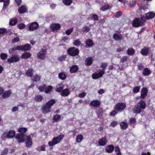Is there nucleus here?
<instances>
[{
	"label": "nucleus",
	"mask_w": 155,
	"mask_h": 155,
	"mask_svg": "<svg viewBox=\"0 0 155 155\" xmlns=\"http://www.w3.org/2000/svg\"><path fill=\"white\" fill-rule=\"evenodd\" d=\"M55 101L54 99L49 100L44 106L42 107V112L44 114L48 113L51 111V107L55 103Z\"/></svg>",
	"instance_id": "nucleus-1"
},
{
	"label": "nucleus",
	"mask_w": 155,
	"mask_h": 155,
	"mask_svg": "<svg viewBox=\"0 0 155 155\" xmlns=\"http://www.w3.org/2000/svg\"><path fill=\"white\" fill-rule=\"evenodd\" d=\"M146 107L145 103L143 101H139L137 105H135L132 109L133 112L135 113L138 114L141 111L142 109H143Z\"/></svg>",
	"instance_id": "nucleus-2"
},
{
	"label": "nucleus",
	"mask_w": 155,
	"mask_h": 155,
	"mask_svg": "<svg viewBox=\"0 0 155 155\" xmlns=\"http://www.w3.org/2000/svg\"><path fill=\"white\" fill-rule=\"evenodd\" d=\"M64 137V134H61L57 137H54L51 141H49L48 144L49 147H53L58 143Z\"/></svg>",
	"instance_id": "nucleus-3"
},
{
	"label": "nucleus",
	"mask_w": 155,
	"mask_h": 155,
	"mask_svg": "<svg viewBox=\"0 0 155 155\" xmlns=\"http://www.w3.org/2000/svg\"><path fill=\"white\" fill-rule=\"evenodd\" d=\"M146 21L144 17H142L140 18H136L133 21V26L137 27L145 24Z\"/></svg>",
	"instance_id": "nucleus-4"
},
{
	"label": "nucleus",
	"mask_w": 155,
	"mask_h": 155,
	"mask_svg": "<svg viewBox=\"0 0 155 155\" xmlns=\"http://www.w3.org/2000/svg\"><path fill=\"white\" fill-rule=\"evenodd\" d=\"M15 132L13 130H10L7 132V130H5L1 135V138L3 140H5L7 138H11L15 136Z\"/></svg>",
	"instance_id": "nucleus-5"
},
{
	"label": "nucleus",
	"mask_w": 155,
	"mask_h": 155,
	"mask_svg": "<svg viewBox=\"0 0 155 155\" xmlns=\"http://www.w3.org/2000/svg\"><path fill=\"white\" fill-rule=\"evenodd\" d=\"M47 54L46 50L45 49L41 48L37 53V57L38 58L43 60L46 58Z\"/></svg>",
	"instance_id": "nucleus-6"
},
{
	"label": "nucleus",
	"mask_w": 155,
	"mask_h": 155,
	"mask_svg": "<svg viewBox=\"0 0 155 155\" xmlns=\"http://www.w3.org/2000/svg\"><path fill=\"white\" fill-rule=\"evenodd\" d=\"M20 59V57L17 54H13L11 57L8 59L7 62L9 64H11L13 62H18Z\"/></svg>",
	"instance_id": "nucleus-7"
},
{
	"label": "nucleus",
	"mask_w": 155,
	"mask_h": 155,
	"mask_svg": "<svg viewBox=\"0 0 155 155\" xmlns=\"http://www.w3.org/2000/svg\"><path fill=\"white\" fill-rule=\"evenodd\" d=\"M126 107V105L125 103L121 102H119L116 104L114 107L115 110L121 112L124 110Z\"/></svg>",
	"instance_id": "nucleus-8"
},
{
	"label": "nucleus",
	"mask_w": 155,
	"mask_h": 155,
	"mask_svg": "<svg viewBox=\"0 0 155 155\" xmlns=\"http://www.w3.org/2000/svg\"><path fill=\"white\" fill-rule=\"evenodd\" d=\"M79 53V50L74 47L68 48V54L72 56H75L77 55Z\"/></svg>",
	"instance_id": "nucleus-9"
},
{
	"label": "nucleus",
	"mask_w": 155,
	"mask_h": 155,
	"mask_svg": "<svg viewBox=\"0 0 155 155\" xmlns=\"http://www.w3.org/2000/svg\"><path fill=\"white\" fill-rule=\"evenodd\" d=\"M39 26L38 24L36 22L31 23L29 26L28 30L32 31L37 29Z\"/></svg>",
	"instance_id": "nucleus-10"
},
{
	"label": "nucleus",
	"mask_w": 155,
	"mask_h": 155,
	"mask_svg": "<svg viewBox=\"0 0 155 155\" xmlns=\"http://www.w3.org/2000/svg\"><path fill=\"white\" fill-rule=\"evenodd\" d=\"M18 48H20V50L25 51L30 50L31 49V46L30 44H27L24 45L20 46Z\"/></svg>",
	"instance_id": "nucleus-11"
},
{
	"label": "nucleus",
	"mask_w": 155,
	"mask_h": 155,
	"mask_svg": "<svg viewBox=\"0 0 155 155\" xmlns=\"http://www.w3.org/2000/svg\"><path fill=\"white\" fill-rule=\"evenodd\" d=\"M61 28V25L59 24L54 23L50 25V28L54 32L57 31Z\"/></svg>",
	"instance_id": "nucleus-12"
},
{
	"label": "nucleus",
	"mask_w": 155,
	"mask_h": 155,
	"mask_svg": "<svg viewBox=\"0 0 155 155\" xmlns=\"http://www.w3.org/2000/svg\"><path fill=\"white\" fill-rule=\"evenodd\" d=\"M15 138L18 140V141L19 143L24 142L25 141L23 134L18 133L16 135Z\"/></svg>",
	"instance_id": "nucleus-13"
},
{
	"label": "nucleus",
	"mask_w": 155,
	"mask_h": 155,
	"mask_svg": "<svg viewBox=\"0 0 155 155\" xmlns=\"http://www.w3.org/2000/svg\"><path fill=\"white\" fill-rule=\"evenodd\" d=\"M104 73V71H100L98 73L93 74L92 77L93 79H97L102 77Z\"/></svg>",
	"instance_id": "nucleus-14"
},
{
	"label": "nucleus",
	"mask_w": 155,
	"mask_h": 155,
	"mask_svg": "<svg viewBox=\"0 0 155 155\" xmlns=\"http://www.w3.org/2000/svg\"><path fill=\"white\" fill-rule=\"evenodd\" d=\"M146 17L144 18L145 20L149 19L154 18L155 16V13L153 12H149L146 14Z\"/></svg>",
	"instance_id": "nucleus-15"
},
{
	"label": "nucleus",
	"mask_w": 155,
	"mask_h": 155,
	"mask_svg": "<svg viewBox=\"0 0 155 155\" xmlns=\"http://www.w3.org/2000/svg\"><path fill=\"white\" fill-rule=\"evenodd\" d=\"M107 142L106 138L104 137L99 140L98 143L100 145L104 146L107 144Z\"/></svg>",
	"instance_id": "nucleus-16"
},
{
	"label": "nucleus",
	"mask_w": 155,
	"mask_h": 155,
	"mask_svg": "<svg viewBox=\"0 0 155 155\" xmlns=\"http://www.w3.org/2000/svg\"><path fill=\"white\" fill-rule=\"evenodd\" d=\"M147 93V89L145 87H143L141 91V97L142 98H144Z\"/></svg>",
	"instance_id": "nucleus-17"
},
{
	"label": "nucleus",
	"mask_w": 155,
	"mask_h": 155,
	"mask_svg": "<svg viewBox=\"0 0 155 155\" xmlns=\"http://www.w3.org/2000/svg\"><path fill=\"white\" fill-rule=\"evenodd\" d=\"M93 60V58L91 57L87 58L85 61V65L88 66L91 65L92 64Z\"/></svg>",
	"instance_id": "nucleus-18"
},
{
	"label": "nucleus",
	"mask_w": 155,
	"mask_h": 155,
	"mask_svg": "<svg viewBox=\"0 0 155 155\" xmlns=\"http://www.w3.org/2000/svg\"><path fill=\"white\" fill-rule=\"evenodd\" d=\"M26 144V146L27 147H30L32 145V140L30 136H28L27 137Z\"/></svg>",
	"instance_id": "nucleus-19"
},
{
	"label": "nucleus",
	"mask_w": 155,
	"mask_h": 155,
	"mask_svg": "<svg viewBox=\"0 0 155 155\" xmlns=\"http://www.w3.org/2000/svg\"><path fill=\"white\" fill-rule=\"evenodd\" d=\"M114 150V146L112 145L108 146L105 148L106 152L108 153H111Z\"/></svg>",
	"instance_id": "nucleus-20"
},
{
	"label": "nucleus",
	"mask_w": 155,
	"mask_h": 155,
	"mask_svg": "<svg viewBox=\"0 0 155 155\" xmlns=\"http://www.w3.org/2000/svg\"><path fill=\"white\" fill-rule=\"evenodd\" d=\"M100 104V101L97 100H94L90 103V105L94 107H98Z\"/></svg>",
	"instance_id": "nucleus-21"
},
{
	"label": "nucleus",
	"mask_w": 155,
	"mask_h": 155,
	"mask_svg": "<svg viewBox=\"0 0 155 155\" xmlns=\"http://www.w3.org/2000/svg\"><path fill=\"white\" fill-rule=\"evenodd\" d=\"M64 88V86L62 84H60L58 85L56 87V91L58 92H60Z\"/></svg>",
	"instance_id": "nucleus-22"
},
{
	"label": "nucleus",
	"mask_w": 155,
	"mask_h": 155,
	"mask_svg": "<svg viewBox=\"0 0 155 155\" xmlns=\"http://www.w3.org/2000/svg\"><path fill=\"white\" fill-rule=\"evenodd\" d=\"M31 56V53L25 52L22 54L21 58L22 59H26L29 58Z\"/></svg>",
	"instance_id": "nucleus-23"
},
{
	"label": "nucleus",
	"mask_w": 155,
	"mask_h": 155,
	"mask_svg": "<svg viewBox=\"0 0 155 155\" xmlns=\"http://www.w3.org/2000/svg\"><path fill=\"white\" fill-rule=\"evenodd\" d=\"M11 94V91L10 90L5 91L3 93L2 97L3 98H5L9 97Z\"/></svg>",
	"instance_id": "nucleus-24"
},
{
	"label": "nucleus",
	"mask_w": 155,
	"mask_h": 155,
	"mask_svg": "<svg viewBox=\"0 0 155 155\" xmlns=\"http://www.w3.org/2000/svg\"><path fill=\"white\" fill-rule=\"evenodd\" d=\"M17 22L18 20L16 18H13L10 19L9 24L11 26H14L17 23Z\"/></svg>",
	"instance_id": "nucleus-25"
},
{
	"label": "nucleus",
	"mask_w": 155,
	"mask_h": 155,
	"mask_svg": "<svg viewBox=\"0 0 155 155\" xmlns=\"http://www.w3.org/2000/svg\"><path fill=\"white\" fill-rule=\"evenodd\" d=\"M46 146L45 144H43L41 146H38L36 149L38 151H45L46 150L45 147Z\"/></svg>",
	"instance_id": "nucleus-26"
},
{
	"label": "nucleus",
	"mask_w": 155,
	"mask_h": 155,
	"mask_svg": "<svg viewBox=\"0 0 155 155\" xmlns=\"http://www.w3.org/2000/svg\"><path fill=\"white\" fill-rule=\"evenodd\" d=\"M78 70V66L76 65L72 66L70 68V71L71 73L76 72Z\"/></svg>",
	"instance_id": "nucleus-27"
},
{
	"label": "nucleus",
	"mask_w": 155,
	"mask_h": 155,
	"mask_svg": "<svg viewBox=\"0 0 155 155\" xmlns=\"http://www.w3.org/2000/svg\"><path fill=\"white\" fill-rule=\"evenodd\" d=\"M149 51V49L146 47H144L143 49L141 50L140 52L141 54L143 55H147Z\"/></svg>",
	"instance_id": "nucleus-28"
},
{
	"label": "nucleus",
	"mask_w": 155,
	"mask_h": 155,
	"mask_svg": "<svg viewBox=\"0 0 155 155\" xmlns=\"http://www.w3.org/2000/svg\"><path fill=\"white\" fill-rule=\"evenodd\" d=\"M33 70L31 68L29 69L26 72V74L28 77H32L33 74Z\"/></svg>",
	"instance_id": "nucleus-29"
},
{
	"label": "nucleus",
	"mask_w": 155,
	"mask_h": 155,
	"mask_svg": "<svg viewBox=\"0 0 155 155\" xmlns=\"http://www.w3.org/2000/svg\"><path fill=\"white\" fill-rule=\"evenodd\" d=\"M128 54L130 55H133L135 52V50L132 48H128L127 51Z\"/></svg>",
	"instance_id": "nucleus-30"
},
{
	"label": "nucleus",
	"mask_w": 155,
	"mask_h": 155,
	"mask_svg": "<svg viewBox=\"0 0 155 155\" xmlns=\"http://www.w3.org/2000/svg\"><path fill=\"white\" fill-rule=\"evenodd\" d=\"M26 6L23 5L19 8L18 10V12L21 14L24 13L26 12Z\"/></svg>",
	"instance_id": "nucleus-31"
},
{
	"label": "nucleus",
	"mask_w": 155,
	"mask_h": 155,
	"mask_svg": "<svg viewBox=\"0 0 155 155\" xmlns=\"http://www.w3.org/2000/svg\"><path fill=\"white\" fill-rule=\"evenodd\" d=\"M151 73L150 71L147 68H144L143 71V74L144 75H149Z\"/></svg>",
	"instance_id": "nucleus-32"
},
{
	"label": "nucleus",
	"mask_w": 155,
	"mask_h": 155,
	"mask_svg": "<svg viewBox=\"0 0 155 155\" xmlns=\"http://www.w3.org/2000/svg\"><path fill=\"white\" fill-rule=\"evenodd\" d=\"M86 46L89 47L93 45V43L91 39H88L86 41Z\"/></svg>",
	"instance_id": "nucleus-33"
},
{
	"label": "nucleus",
	"mask_w": 155,
	"mask_h": 155,
	"mask_svg": "<svg viewBox=\"0 0 155 155\" xmlns=\"http://www.w3.org/2000/svg\"><path fill=\"white\" fill-rule=\"evenodd\" d=\"M120 128L123 130H125L128 127V124L127 123L122 122L120 124Z\"/></svg>",
	"instance_id": "nucleus-34"
},
{
	"label": "nucleus",
	"mask_w": 155,
	"mask_h": 155,
	"mask_svg": "<svg viewBox=\"0 0 155 155\" xmlns=\"http://www.w3.org/2000/svg\"><path fill=\"white\" fill-rule=\"evenodd\" d=\"M107 66V64L106 62L102 63L101 64V65L100 66V68H102V70H101L100 71H104L105 72V71L106 69V68Z\"/></svg>",
	"instance_id": "nucleus-35"
},
{
	"label": "nucleus",
	"mask_w": 155,
	"mask_h": 155,
	"mask_svg": "<svg viewBox=\"0 0 155 155\" xmlns=\"http://www.w3.org/2000/svg\"><path fill=\"white\" fill-rule=\"evenodd\" d=\"M10 3L9 0H6L4 2L3 6V9H6L8 6L9 5Z\"/></svg>",
	"instance_id": "nucleus-36"
},
{
	"label": "nucleus",
	"mask_w": 155,
	"mask_h": 155,
	"mask_svg": "<svg viewBox=\"0 0 155 155\" xmlns=\"http://www.w3.org/2000/svg\"><path fill=\"white\" fill-rule=\"evenodd\" d=\"M114 38L117 41L120 40L122 38L121 36H120L117 34H115L113 35Z\"/></svg>",
	"instance_id": "nucleus-37"
},
{
	"label": "nucleus",
	"mask_w": 155,
	"mask_h": 155,
	"mask_svg": "<svg viewBox=\"0 0 155 155\" xmlns=\"http://www.w3.org/2000/svg\"><path fill=\"white\" fill-rule=\"evenodd\" d=\"M27 129L26 127H20L18 129L19 132L21 133V134H23L27 131Z\"/></svg>",
	"instance_id": "nucleus-38"
},
{
	"label": "nucleus",
	"mask_w": 155,
	"mask_h": 155,
	"mask_svg": "<svg viewBox=\"0 0 155 155\" xmlns=\"http://www.w3.org/2000/svg\"><path fill=\"white\" fill-rule=\"evenodd\" d=\"M58 77L60 79L62 80H64L66 78V76L64 73L61 72L59 74Z\"/></svg>",
	"instance_id": "nucleus-39"
},
{
	"label": "nucleus",
	"mask_w": 155,
	"mask_h": 155,
	"mask_svg": "<svg viewBox=\"0 0 155 155\" xmlns=\"http://www.w3.org/2000/svg\"><path fill=\"white\" fill-rule=\"evenodd\" d=\"M115 151L116 153V155H121L120 150L119 147L117 146H116L115 147Z\"/></svg>",
	"instance_id": "nucleus-40"
},
{
	"label": "nucleus",
	"mask_w": 155,
	"mask_h": 155,
	"mask_svg": "<svg viewBox=\"0 0 155 155\" xmlns=\"http://www.w3.org/2000/svg\"><path fill=\"white\" fill-rule=\"evenodd\" d=\"M61 94L63 96H67L68 95V89L66 88L63 90L61 93Z\"/></svg>",
	"instance_id": "nucleus-41"
},
{
	"label": "nucleus",
	"mask_w": 155,
	"mask_h": 155,
	"mask_svg": "<svg viewBox=\"0 0 155 155\" xmlns=\"http://www.w3.org/2000/svg\"><path fill=\"white\" fill-rule=\"evenodd\" d=\"M41 77L38 74H36L33 78V80L35 81H38L40 80Z\"/></svg>",
	"instance_id": "nucleus-42"
},
{
	"label": "nucleus",
	"mask_w": 155,
	"mask_h": 155,
	"mask_svg": "<svg viewBox=\"0 0 155 155\" xmlns=\"http://www.w3.org/2000/svg\"><path fill=\"white\" fill-rule=\"evenodd\" d=\"M83 136L81 135H78L76 137V141L77 142H81L83 139Z\"/></svg>",
	"instance_id": "nucleus-43"
},
{
	"label": "nucleus",
	"mask_w": 155,
	"mask_h": 155,
	"mask_svg": "<svg viewBox=\"0 0 155 155\" xmlns=\"http://www.w3.org/2000/svg\"><path fill=\"white\" fill-rule=\"evenodd\" d=\"M20 47V46H18L16 47H14L12 48L11 49L9 50V53L10 54L12 52L15 51L16 50H20V48H19L18 47Z\"/></svg>",
	"instance_id": "nucleus-44"
},
{
	"label": "nucleus",
	"mask_w": 155,
	"mask_h": 155,
	"mask_svg": "<svg viewBox=\"0 0 155 155\" xmlns=\"http://www.w3.org/2000/svg\"><path fill=\"white\" fill-rule=\"evenodd\" d=\"M42 96L41 95H39L35 97V100L37 101L40 102L42 101Z\"/></svg>",
	"instance_id": "nucleus-45"
},
{
	"label": "nucleus",
	"mask_w": 155,
	"mask_h": 155,
	"mask_svg": "<svg viewBox=\"0 0 155 155\" xmlns=\"http://www.w3.org/2000/svg\"><path fill=\"white\" fill-rule=\"evenodd\" d=\"M109 5L107 4L104 5V6H102L101 8H100V9L101 10L104 11L109 9Z\"/></svg>",
	"instance_id": "nucleus-46"
},
{
	"label": "nucleus",
	"mask_w": 155,
	"mask_h": 155,
	"mask_svg": "<svg viewBox=\"0 0 155 155\" xmlns=\"http://www.w3.org/2000/svg\"><path fill=\"white\" fill-rule=\"evenodd\" d=\"M128 59V57L127 56H123L121 58L120 60V62L123 63L125 61H127Z\"/></svg>",
	"instance_id": "nucleus-47"
},
{
	"label": "nucleus",
	"mask_w": 155,
	"mask_h": 155,
	"mask_svg": "<svg viewBox=\"0 0 155 155\" xmlns=\"http://www.w3.org/2000/svg\"><path fill=\"white\" fill-rule=\"evenodd\" d=\"M52 88L53 87L51 86H47L45 88V92L46 93H48Z\"/></svg>",
	"instance_id": "nucleus-48"
},
{
	"label": "nucleus",
	"mask_w": 155,
	"mask_h": 155,
	"mask_svg": "<svg viewBox=\"0 0 155 155\" xmlns=\"http://www.w3.org/2000/svg\"><path fill=\"white\" fill-rule=\"evenodd\" d=\"M61 116L59 115H55L53 117V120L55 122L58 121L60 118Z\"/></svg>",
	"instance_id": "nucleus-49"
},
{
	"label": "nucleus",
	"mask_w": 155,
	"mask_h": 155,
	"mask_svg": "<svg viewBox=\"0 0 155 155\" xmlns=\"http://www.w3.org/2000/svg\"><path fill=\"white\" fill-rule=\"evenodd\" d=\"M8 148H5L2 151L1 155H7L8 153Z\"/></svg>",
	"instance_id": "nucleus-50"
},
{
	"label": "nucleus",
	"mask_w": 155,
	"mask_h": 155,
	"mask_svg": "<svg viewBox=\"0 0 155 155\" xmlns=\"http://www.w3.org/2000/svg\"><path fill=\"white\" fill-rule=\"evenodd\" d=\"M7 57L8 55L5 53H2L0 54V58L2 60H5Z\"/></svg>",
	"instance_id": "nucleus-51"
},
{
	"label": "nucleus",
	"mask_w": 155,
	"mask_h": 155,
	"mask_svg": "<svg viewBox=\"0 0 155 155\" xmlns=\"http://www.w3.org/2000/svg\"><path fill=\"white\" fill-rule=\"evenodd\" d=\"M140 89V86H137L135 87L133 89V92L134 93H137L139 91Z\"/></svg>",
	"instance_id": "nucleus-52"
},
{
	"label": "nucleus",
	"mask_w": 155,
	"mask_h": 155,
	"mask_svg": "<svg viewBox=\"0 0 155 155\" xmlns=\"http://www.w3.org/2000/svg\"><path fill=\"white\" fill-rule=\"evenodd\" d=\"M81 43V42L80 41L79 39H77L74 41L73 42L74 44L76 46H78L80 45Z\"/></svg>",
	"instance_id": "nucleus-53"
},
{
	"label": "nucleus",
	"mask_w": 155,
	"mask_h": 155,
	"mask_svg": "<svg viewBox=\"0 0 155 155\" xmlns=\"http://www.w3.org/2000/svg\"><path fill=\"white\" fill-rule=\"evenodd\" d=\"M66 58V56L65 55H63L59 57L58 58V61H62L65 60Z\"/></svg>",
	"instance_id": "nucleus-54"
},
{
	"label": "nucleus",
	"mask_w": 155,
	"mask_h": 155,
	"mask_svg": "<svg viewBox=\"0 0 155 155\" xmlns=\"http://www.w3.org/2000/svg\"><path fill=\"white\" fill-rule=\"evenodd\" d=\"M90 30V28L88 26H85L83 28L82 31L83 32H88Z\"/></svg>",
	"instance_id": "nucleus-55"
},
{
	"label": "nucleus",
	"mask_w": 155,
	"mask_h": 155,
	"mask_svg": "<svg viewBox=\"0 0 155 155\" xmlns=\"http://www.w3.org/2000/svg\"><path fill=\"white\" fill-rule=\"evenodd\" d=\"M129 121L130 123L131 124H134L136 122V119L134 117L129 118Z\"/></svg>",
	"instance_id": "nucleus-56"
},
{
	"label": "nucleus",
	"mask_w": 155,
	"mask_h": 155,
	"mask_svg": "<svg viewBox=\"0 0 155 155\" xmlns=\"http://www.w3.org/2000/svg\"><path fill=\"white\" fill-rule=\"evenodd\" d=\"M122 14V12L119 11L115 13L114 14V16L116 18H119L121 15Z\"/></svg>",
	"instance_id": "nucleus-57"
},
{
	"label": "nucleus",
	"mask_w": 155,
	"mask_h": 155,
	"mask_svg": "<svg viewBox=\"0 0 155 155\" xmlns=\"http://www.w3.org/2000/svg\"><path fill=\"white\" fill-rule=\"evenodd\" d=\"M46 85L45 84H43L41 86L39 87L38 88L40 91L42 92L43 91L45 88Z\"/></svg>",
	"instance_id": "nucleus-58"
},
{
	"label": "nucleus",
	"mask_w": 155,
	"mask_h": 155,
	"mask_svg": "<svg viewBox=\"0 0 155 155\" xmlns=\"http://www.w3.org/2000/svg\"><path fill=\"white\" fill-rule=\"evenodd\" d=\"M18 28L20 29H22L25 27V25L23 23H21L18 25Z\"/></svg>",
	"instance_id": "nucleus-59"
},
{
	"label": "nucleus",
	"mask_w": 155,
	"mask_h": 155,
	"mask_svg": "<svg viewBox=\"0 0 155 155\" xmlns=\"http://www.w3.org/2000/svg\"><path fill=\"white\" fill-rule=\"evenodd\" d=\"M118 124V122L117 121H114L112 122L110 125V126H112L113 127H114L116 126Z\"/></svg>",
	"instance_id": "nucleus-60"
},
{
	"label": "nucleus",
	"mask_w": 155,
	"mask_h": 155,
	"mask_svg": "<svg viewBox=\"0 0 155 155\" xmlns=\"http://www.w3.org/2000/svg\"><path fill=\"white\" fill-rule=\"evenodd\" d=\"M93 18L94 20L95 21H98L99 20V17L97 15H93Z\"/></svg>",
	"instance_id": "nucleus-61"
},
{
	"label": "nucleus",
	"mask_w": 155,
	"mask_h": 155,
	"mask_svg": "<svg viewBox=\"0 0 155 155\" xmlns=\"http://www.w3.org/2000/svg\"><path fill=\"white\" fill-rule=\"evenodd\" d=\"M86 95L85 92H83L79 94L78 96L81 98L84 97Z\"/></svg>",
	"instance_id": "nucleus-62"
},
{
	"label": "nucleus",
	"mask_w": 155,
	"mask_h": 155,
	"mask_svg": "<svg viewBox=\"0 0 155 155\" xmlns=\"http://www.w3.org/2000/svg\"><path fill=\"white\" fill-rule=\"evenodd\" d=\"M103 112L102 111H98L97 113V117L99 118H101Z\"/></svg>",
	"instance_id": "nucleus-63"
},
{
	"label": "nucleus",
	"mask_w": 155,
	"mask_h": 155,
	"mask_svg": "<svg viewBox=\"0 0 155 155\" xmlns=\"http://www.w3.org/2000/svg\"><path fill=\"white\" fill-rule=\"evenodd\" d=\"M6 31V29L4 28H0V34L5 33Z\"/></svg>",
	"instance_id": "nucleus-64"
}]
</instances>
